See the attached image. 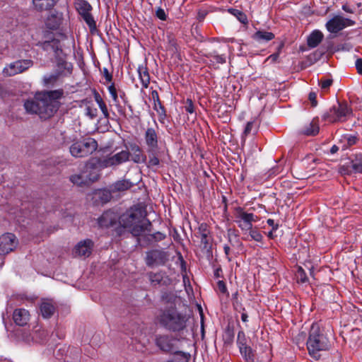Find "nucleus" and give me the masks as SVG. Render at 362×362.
I'll list each match as a JSON object with an SVG mask.
<instances>
[{"label": "nucleus", "instance_id": "27", "mask_svg": "<svg viewBox=\"0 0 362 362\" xmlns=\"http://www.w3.org/2000/svg\"><path fill=\"white\" fill-rule=\"evenodd\" d=\"M252 38L259 42H266L273 40L274 34L265 30H258L252 35Z\"/></svg>", "mask_w": 362, "mask_h": 362}, {"label": "nucleus", "instance_id": "53", "mask_svg": "<svg viewBox=\"0 0 362 362\" xmlns=\"http://www.w3.org/2000/svg\"><path fill=\"white\" fill-rule=\"evenodd\" d=\"M217 287L222 293H225L227 291V288L223 281H218L217 282Z\"/></svg>", "mask_w": 362, "mask_h": 362}, {"label": "nucleus", "instance_id": "17", "mask_svg": "<svg viewBox=\"0 0 362 362\" xmlns=\"http://www.w3.org/2000/svg\"><path fill=\"white\" fill-rule=\"evenodd\" d=\"M145 144L147 146V150L157 151L158 147V136L152 127L146 129L144 134Z\"/></svg>", "mask_w": 362, "mask_h": 362}, {"label": "nucleus", "instance_id": "42", "mask_svg": "<svg viewBox=\"0 0 362 362\" xmlns=\"http://www.w3.org/2000/svg\"><path fill=\"white\" fill-rule=\"evenodd\" d=\"M86 115L90 119H93L96 117L98 115V110L95 107H93L90 106H87L86 107Z\"/></svg>", "mask_w": 362, "mask_h": 362}, {"label": "nucleus", "instance_id": "5", "mask_svg": "<svg viewBox=\"0 0 362 362\" xmlns=\"http://www.w3.org/2000/svg\"><path fill=\"white\" fill-rule=\"evenodd\" d=\"M177 340L175 337L170 334H157L155 337L156 346L165 354H173L178 355L180 358L178 362H187L189 354L183 351H177L175 341Z\"/></svg>", "mask_w": 362, "mask_h": 362}, {"label": "nucleus", "instance_id": "30", "mask_svg": "<svg viewBox=\"0 0 362 362\" xmlns=\"http://www.w3.org/2000/svg\"><path fill=\"white\" fill-rule=\"evenodd\" d=\"M354 173H362V154H357L350 161Z\"/></svg>", "mask_w": 362, "mask_h": 362}, {"label": "nucleus", "instance_id": "43", "mask_svg": "<svg viewBox=\"0 0 362 362\" xmlns=\"http://www.w3.org/2000/svg\"><path fill=\"white\" fill-rule=\"evenodd\" d=\"M339 172L341 175H349L354 173V171H352V168H351L350 162L347 165H341L339 168Z\"/></svg>", "mask_w": 362, "mask_h": 362}, {"label": "nucleus", "instance_id": "52", "mask_svg": "<svg viewBox=\"0 0 362 362\" xmlns=\"http://www.w3.org/2000/svg\"><path fill=\"white\" fill-rule=\"evenodd\" d=\"M346 139L348 146H351L354 145L356 143L358 138L356 136L349 135L346 137Z\"/></svg>", "mask_w": 362, "mask_h": 362}, {"label": "nucleus", "instance_id": "64", "mask_svg": "<svg viewBox=\"0 0 362 362\" xmlns=\"http://www.w3.org/2000/svg\"><path fill=\"white\" fill-rule=\"evenodd\" d=\"M103 112V115H104V117L106 118V119H108L109 118V116H110V114H109V112H108V110H107V106H104L101 108H100Z\"/></svg>", "mask_w": 362, "mask_h": 362}, {"label": "nucleus", "instance_id": "33", "mask_svg": "<svg viewBox=\"0 0 362 362\" xmlns=\"http://www.w3.org/2000/svg\"><path fill=\"white\" fill-rule=\"evenodd\" d=\"M228 12L237 18L242 23L246 25L248 23L247 17L242 11L235 8H229Z\"/></svg>", "mask_w": 362, "mask_h": 362}, {"label": "nucleus", "instance_id": "11", "mask_svg": "<svg viewBox=\"0 0 362 362\" xmlns=\"http://www.w3.org/2000/svg\"><path fill=\"white\" fill-rule=\"evenodd\" d=\"M355 23L353 20L336 15L326 23L325 27L329 33H337L347 27L354 25Z\"/></svg>", "mask_w": 362, "mask_h": 362}, {"label": "nucleus", "instance_id": "37", "mask_svg": "<svg viewBox=\"0 0 362 362\" xmlns=\"http://www.w3.org/2000/svg\"><path fill=\"white\" fill-rule=\"evenodd\" d=\"M82 18L86 23V24L88 25L91 33L96 30V23L90 13L82 16Z\"/></svg>", "mask_w": 362, "mask_h": 362}, {"label": "nucleus", "instance_id": "10", "mask_svg": "<svg viewBox=\"0 0 362 362\" xmlns=\"http://www.w3.org/2000/svg\"><path fill=\"white\" fill-rule=\"evenodd\" d=\"M235 222L243 230L247 232L252 228V223L257 221V216L252 213H247L241 207H237L235 209Z\"/></svg>", "mask_w": 362, "mask_h": 362}, {"label": "nucleus", "instance_id": "58", "mask_svg": "<svg viewBox=\"0 0 362 362\" xmlns=\"http://www.w3.org/2000/svg\"><path fill=\"white\" fill-rule=\"evenodd\" d=\"M67 351L66 350V348L65 346H64L63 348H60L59 349V350L57 351V354H56V356L57 358L59 359H62L63 358V356H64V353Z\"/></svg>", "mask_w": 362, "mask_h": 362}, {"label": "nucleus", "instance_id": "3", "mask_svg": "<svg viewBox=\"0 0 362 362\" xmlns=\"http://www.w3.org/2000/svg\"><path fill=\"white\" fill-rule=\"evenodd\" d=\"M156 319L158 324L166 330L180 332L186 328L189 317L175 307L170 306L161 309Z\"/></svg>", "mask_w": 362, "mask_h": 362}, {"label": "nucleus", "instance_id": "47", "mask_svg": "<svg viewBox=\"0 0 362 362\" xmlns=\"http://www.w3.org/2000/svg\"><path fill=\"white\" fill-rule=\"evenodd\" d=\"M114 105L118 112V114L121 116L125 115V110L124 108L120 105L119 102V99H117V102H113Z\"/></svg>", "mask_w": 362, "mask_h": 362}, {"label": "nucleus", "instance_id": "29", "mask_svg": "<svg viewBox=\"0 0 362 362\" xmlns=\"http://www.w3.org/2000/svg\"><path fill=\"white\" fill-rule=\"evenodd\" d=\"M239 351L245 362H255V354L251 346H244L239 349Z\"/></svg>", "mask_w": 362, "mask_h": 362}, {"label": "nucleus", "instance_id": "50", "mask_svg": "<svg viewBox=\"0 0 362 362\" xmlns=\"http://www.w3.org/2000/svg\"><path fill=\"white\" fill-rule=\"evenodd\" d=\"M332 83H333V81H332V79H330V78L321 80L320 86L322 89H327V88H329V86L332 84Z\"/></svg>", "mask_w": 362, "mask_h": 362}, {"label": "nucleus", "instance_id": "51", "mask_svg": "<svg viewBox=\"0 0 362 362\" xmlns=\"http://www.w3.org/2000/svg\"><path fill=\"white\" fill-rule=\"evenodd\" d=\"M317 95L315 92H310L308 95V99L311 103L313 107H316L317 105Z\"/></svg>", "mask_w": 362, "mask_h": 362}, {"label": "nucleus", "instance_id": "46", "mask_svg": "<svg viewBox=\"0 0 362 362\" xmlns=\"http://www.w3.org/2000/svg\"><path fill=\"white\" fill-rule=\"evenodd\" d=\"M297 276L301 283H305L308 281V278L304 270L300 267L298 270Z\"/></svg>", "mask_w": 362, "mask_h": 362}, {"label": "nucleus", "instance_id": "31", "mask_svg": "<svg viewBox=\"0 0 362 362\" xmlns=\"http://www.w3.org/2000/svg\"><path fill=\"white\" fill-rule=\"evenodd\" d=\"M76 9L79 14L82 16L86 14L90 13L92 9L90 4L85 0H79L76 3Z\"/></svg>", "mask_w": 362, "mask_h": 362}, {"label": "nucleus", "instance_id": "38", "mask_svg": "<svg viewBox=\"0 0 362 362\" xmlns=\"http://www.w3.org/2000/svg\"><path fill=\"white\" fill-rule=\"evenodd\" d=\"M237 345L238 349L248 346L247 339L246 337L245 332L243 330H240L238 333Z\"/></svg>", "mask_w": 362, "mask_h": 362}, {"label": "nucleus", "instance_id": "41", "mask_svg": "<svg viewBox=\"0 0 362 362\" xmlns=\"http://www.w3.org/2000/svg\"><path fill=\"white\" fill-rule=\"evenodd\" d=\"M98 197L103 203H106L111 199V194L107 190H101L98 192Z\"/></svg>", "mask_w": 362, "mask_h": 362}, {"label": "nucleus", "instance_id": "28", "mask_svg": "<svg viewBox=\"0 0 362 362\" xmlns=\"http://www.w3.org/2000/svg\"><path fill=\"white\" fill-rule=\"evenodd\" d=\"M319 124L315 120H313L302 130V133L307 136H315L319 132Z\"/></svg>", "mask_w": 362, "mask_h": 362}, {"label": "nucleus", "instance_id": "26", "mask_svg": "<svg viewBox=\"0 0 362 362\" xmlns=\"http://www.w3.org/2000/svg\"><path fill=\"white\" fill-rule=\"evenodd\" d=\"M115 222V216L111 211H106L98 218V224L100 227H108L112 226Z\"/></svg>", "mask_w": 362, "mask_h": 362}, {"label": "nucleus", "instance_id": "8", "mask_svg": "<svg viewBox=\"0 0 362 362\" xmlns=\"http://www.w3.org/2000/svg\"><path fill=\"white\" fill-rule=\"evenodd\" d=\"M97 148V141L89 137L73 143L69 147V152L75 158H83L92 154Z\"/></svg>", "mask_w": 362, "mask_h": 362}, {"label": "nucleus", "instance_id": "54", "mask_svg": "<svg viewBox=\"0 0 362 362\" xmlns=\"http://www.w3.org/2000/svg\"><path fill=\"white\" fill-rule=\"evenodd\" d=\"M254 126V122H248L246 124V127L244 130V134L245 136H247L251 133L252 129Z\"/></svg>", "mask_w": 362, "mask_h": 362}, {"label": "nucleus", "instance_id": "16", "mask_svg": "<svg viewBox=\"0 0 362 362\" xmlns=\"http://www.w3.org/2000/svg\"><path fill=\"white\" fill-rule=\"evenodd\" d=\"M93 242L90 239L80 241L74 249L75 257H88L92 252Z\"/></svg>", "mask_w": 362, "mask_h": 362}, {"label": "nucleus", "instance_id": "55", "mask_svg": "<svg viewBox=\"0 0 362 362\" xmlns=\"http://www.w3.org/2000/svg\"><path fill=\"white\" fill-rule=\"evenodd\" d=\"M103 73L107 81L110 82L112 79V75L108 71L107 68H103Z\"/></svg>", "mask_w": 362, "mask_h": 362}, {"label": "nucleus", "instance_id": "39", "mask_svg": "<svg viewBox=\"0 0 362 362\" xmlns=\"http://www.w3.org/2000/svg\"><path fill=\"white\" fill-rule=\"evenodd\" d=\"M207 57L211 58V61L216 62L218 64L226 63V57L223 54H218L216 52H209L207 54Z\"/></svg>", "mask_w": 362, "mask_h": 362}, {"label": "nucleus", "instance_id": "19", "mask_svg": "<svg viewBox=\"0 0 362 362\" xmlns=\"http://www.w3.org/2000/svg\"><path fill=\"white\" fill-rule=\"evenodd\" d=\"M13 320L18 326H25L30 320L29 312L24 308H18L13 311Z\"/></svg>", "mask_w": 362, "mask_h": 362}, {"label": "nucleus", "instance_id": "36", "mask_svg": "<svg viewBox=\"0 0 362 362\" xmlns=\"http://www.w3.org/2000/svg\"><path fill=\"white\" fill-rule=\"evenodd\" d=\"M133 186V184L127 180H119L115 182L114 187L117 191H124Z\"/></svg>", "mask_w": 362, "mask_h": 362}, {"label": "nucleus", "instance_id": "21", "mask_svg": "<svg viewBox=\"0 0 362 362\" xmlns=\"http://www.w3.org/2000/svg\"><path fill=\"white\" fill-rule=\"evenodd\" d=\"M139 78L142 84L143 88H147L150 83V74L146 64H140L137 68Z\"/></svg>", "mask_w": 362, "mask_h": 362}, {"label": "nucleus", "instance_id": "45", "mask_svg": "<svg viewBox=\"0 0 362 362\" xmlns=\"http://www.w3.org/2000/svg\"><path fill=\"white\" fill-rule=\"evenodd\" d=\"M156 16L161 21H165L167 19V15L164 11V9L161 8H158L156 11Z\"/></svg>", "mask_w": 362, "mask_h": 362}, {"label": "nucleus", "instance_id": "22", "mask_svg": "<svg viewBox=\"0 0 362 362\" xmlns=\"http://www.w3.org/2000/svg\"><path fill=\"white\" fill-rule=\"evenodd\" d=\"M62 21V17L61 13H51L47 17L45 24L48 29L55 30L59 28Z\"/></svg>", "mask_w": 362, "mask_h": 362}, {"label": "nucleus", "instance_id": "23", "mask_svg": "<svg viewBox=\"0 0 362 362\" xmlns=\"http://www.w3.org/2000/svg\"><path fill=\"white\" fill-rule=\"evenodd\" d=\"M130 149L132 152V160L136 163L146 161V156L143 153L141 148L137 144H131Z\"/></svg>", "mask_w": 362, "mask_h": 362}, {"label": "nucleus", "instance_id": "2", "mask_svg": "<svg viewBox=\"0 0 362 362\" xmlns=\"http://www.w3.org/2000/svg\"><path fill=\"white\" fill-rule=\"evenodd\" d=\"M119 223L134 236H140L144 232L151 230L152 224L146 218V211L139 206H134L122 214Z\"/></svg>", "mask_w": 362, "mask_h": 362}, {"label": "nucleus", "instance_id": "20", "mask_svg": "<svg viewBox=\"0 0 362 362\" xmlns=\"http://www.w3.org/2000/svg\"><path fill=\"white\" fill-rule=\"evenodd\" d=\"M40 310L44 318H50L56 312L55 303L52 300H44L40 303Z\"/></svg>", "mask_w": 362, "mask_h": 362}, {"label": "nucleus", "instance_id": "7", "mask_svg": "<svg viewBox=\"0 0 362 362\" xmlns=\"http://www.w3.org/2000/svg\"><path fill=\"white\" fill-rule=\"evenodd\" d=\"M352 110L345 103H337L323 115V119L330 122H344L352 117Z\"/></svg>", "mask_w": 362, "mask_h": 362}, {"label": "nucleus", "instance_id": "13", "mask_svg": "<svg viewBox=\"0 0 362 362\" xmlns=\"http://www.w3.org/2000/svg\"><path fill=\"white\" fill-rule=\"evenodd\" d=\"M33 65L30 59L17 60L8 64L3 70L6 76H12L23 73Z\"/></svg>", "mask_w": 362, "mask_h": 362}, {"label": "nucleus", "instance_id": "25", "mask_svg": "<svg viewBox=\"0 0 362 362\" xmlns=\"http://www.w3.org/2000/svg\"><path fill=\"white\" fill-rule=\"evenodd\" d=\"M323 34L320 30H314L308 37V45L309 47H316L322 40Z\"/></svg>", "mask_w": 362, "mask_h": 362}, {"label": "nucleus", "instance_id": "1", "mask_svg": "<svg viewBox=\"0 0 362 362\" xmlns=\"http://www.w3.org/2000/svg\"><path fill=\"white\" fill-rule=\"evenodd\" d=\"M63 89L44 90L35 94L31 100L24 103L27 112L37 115L41 119L52 117L60 107L59 100L64 97Z\"/></svg>", "mask_w": 362, "mask_h": 362}, {"label": "nucleus", "instance_id": "14", "mask_svg": "<svg viewBox=\"0 0 362 362\" xmlns=\"http://www.w3.org/2000/svg\"><path fill=\"white\" fill-rule=\"evenodd\" d=\"M18 239L13 233H7L0 237V255L13 251L18 245Z\"/></svg>", "mask_w": 362, "mask_h": 362}, {"label": "nucleus", "instance_id": "18", "mask_svg": "<svg viewBox=\"0 0 362 362\" xmlns=\"http://www.w3.org/2000/svg\"><path fill=\"white\" fill-rule=\"evenodd\" d=\"M148 279L153 286L158 285H169L171 283L170 279L165 274V273L159 272H150L148 274Z\"/></svg>", "mask_w": 362, "mask_h": 362}, {"label": "nucleus", "instance_id": "32", "mask_svg": "<svg viewBox=\"0 0 362 362\" xmlns=\"http://www.w3.org/2000/svg\"><path fill=\"white\" fill-rule=\"evenodd\" d=\"M148 156V161L147 163L148 168L158 167L160 164V160L157 156L156 151L147 150Z\"/></svg>", "mask_w": 362, "mask_h": 362}, {"label": "nucleus", "instance_id": "56", "mask_svg": "<svg viewBox=\"0 0 362 362\" xmlns=\"http://www.w3.org/2000/svg\"><path fill=\"white\" fill-rule=\"evenodd\" d=\"M355 66L358 73L362 75V59H357L355 63Z\"/></svg>", "mask_w": 362, "mask_h": 362}, {"label": "nucleus", "instance_id": "6", "mask_svg": "<svg viewBox=\"0 0 362 362\" xmlns=\"http://www.w3.org/2000/svg\"><path fill=\"white\" fill-rule=\"evenodd\" d=\"M130 156L131 153L128 150H122L112 156L103 158H91L87 165V168H89L90 165H97L100 168L117 166L127 162L129 160Z\"/></svg>", "mask_w": 362, "mask_h": 362}, {"label": "nucleus", "instance_id": "57", "mask_svg": "<svg viewBox=\"0 0 362 362\" xmlns=\"http://www.w3.org/2000/svg\"><path fill=\"white\" fill-rule=\"evenodd\" d=\"M35 334H37V332H40V337H39V340H38L39 342L43 341L47 335V332L43 329L40 330L39 329L35 330Z\"/></svg>", "mask_w": 362, "mask_h": 362}, {"label": "nucleus", "instance_id": "12", "mask_svg": "<svg viewBox=\"0 0 362 362\" xmlns=\"http://www.w3.org/2000/svg\"><path fill=\"white\" fill-rule=\"evenodd\" d=\"M169 259L168 252L163 250H151L146 252V264L148 267H153L164 265Z\"/></svg>", "mask_w": 362, "mask_h": 362}, {"label": "nucleus", "instance_id": "15", "mask_svg": "<svg viewBox=\"0 0 362 362\" xmlns=\"http://www.w3.org/2000/svg\"><path fill=\"white\" fill-rule=\"evenodd\" d=\"M197 237L200 238L201 247L203 250L211 252V238L209 236L210 232L206 223H201L198 228Z\"/></svg>", "mask_w": 362, "mask_h": 362}, {"label": "nucleus", "instance_id": "61", "mask_svg": "<svg viewBox=\"0 0 362 362\" xmlns=\"http://www.w3.org/2000/svg\"><path fill=\"white\" fill-rule=\"evenodd\" d=\"M223 250H224V253L226 255L228 260L229 262L231 261V258L229 257L230 251V247L228 245H225L223 246Z\"/></svg>", "mask_w": 362, "mask_h": 362}, {"label": "nucleus", "instance_id": "4", "mask_svg": "<svg viewBox=\"0 0 362 362\" xmlns=\"http://www.w3.org/2000/svg\"><path fill=\"white\" fill-rule=\"evenodd\" d=\"M306 344L309 355L315 360H319L322 352L328 351L331 347L327 332L318 323L312 325Z\"/></svg>", "mask_w": 362, "mask_h": 362}, {"label": "nucleus", "instance_id": "24", "mask_svg": "<svg viewBox=\"0 0 362 362\" xmlns=\"http://www.w3.org/2000/svg\"><path fill=\"white\" fill-rule=\"evenodd\" d=\"M58 0H33V4L37 11L51 9L57 3Z\"/></svg>", "mask_w": 362, "mask_h": 362}, {"label": "nucleus", "instance_id": "62", "mask_svg": "<svg viewBox=\"0 0 362 362\" xmlns=\"http://www.w3.org/2000/svg\"><path fill=\"white\" fill-rule=\"evenodd\" d=\"M267 223L269 226L272 227V229L274 230H276L278 228V224H275L274 221L273 219L269 218L267 221Z\"/></svg>", "mask_w": 362, "mask_h": 362}, {"label": "nucleus", "instance_id": "49", "mask_svg": "<svg viewBox=\"0 0 362 362\" xmlns=\"http://www.w3.org/2000/svg\"><path fill=\"white\" fill-rule=\"evenodd\" d=\"M151 237L153 240H154L155 241L157 242V241H160V240H164L166 236L165 234H163L162 233L157 232L153 234H151Z\"/></svg>", "mask_w": 362, "mask_h": 362}, {"label": "nucleus", "instance_id": "60", "mask_svg": "<svg viewBox=\"0 0 362 362\" xmlns=\"http://www.w3.org/2000/svg\"><path fill=\"white\" fill-rule=\"evenodd\" d=\"M241 320L243 322H247L248 321V315L245 311V308H242Z\"/></svg>", "mask_w": 362, "mask_h": 362}, {"label": "nucleus", "instance_id": "35", "mask_svg": "<svg viewBox=\"0 0 362 362\" xmlns=\"http://www.w3.org/2000/svg\"><path fill=\"white\" fill-rule=\"evenodd\" d=\"M59 73L46 75L43 77L44 85L46 86H54L59 78Z\"/></svg>", "mask_w": 362, "mask_h": 362}, {"label": "nucleus", "instance_id": "48", "mask_svg": "<svg viewBox=\"0 0 362 362\" xmlns=\"http://www.w3.org/2000/svg\"><path fill=\"white\" fill-rule=\"evenodd\" d=\"M185 110L190 114H192L194 112V104L191 99H187L186 105H185Z\"/></svg>", "mask_w": 362, "mask_h": 362}, {"label": "nucleus", "instance_id": "44", "mask_svg": "<svg viewBox=\"0 0 362 362\" xmlns=\"http://www.w3.org/2000/svg\"><path fill=\"white\" fill-rule=\"evenodd\" d=\"M108 90L112 98L113 102H117V99H118V95L117 89L114 83H112L110 86H108Z\"/></svg>", "mask_w": 362, "mask_h": 362}, {"label": "nucleus", "instance_id": "9", "mask_svg": "<svg viewBox=\"0 0 362 362\" xmlns=\"http://www.w3.org/2000/svg\"><path fill=\"white\" fill-rule=\"evenodd\" d=\"M88 163L89 161L86 163L85 170L81 173L74 174L69 177V180L74 185L78 187H85L98 180L99 174L95 170V168L98 166L90 165L89 168H87Z\"/></svg>", "mask_w": 362, "mask_h": 362}, {"label": "nucleus", "instance_id": "40", "mask_svg": "<svg viewBox=\"0 0 362 362\" xmlns=\"http://www.w3.org/2000/svg\"><path fill=\"white\" fill-rule=\"evenodd\" d=\"M248 232H249V235H250V238L252 240H254L257 242H261L262 240L263 236L259 233V231H258L257 230L253 229L252 228L251 229L248 230Z\"/></svg>", "mask_w": 362, "mask_h": 362}, {"label": "nucleus", "instance_id": "34", "mask_svg": "<svg viewBox=\"0 0 362 362\" xmlns=\"http://www.w3.org/2000/svg\"><path fill=\"white\" fill-rule=\"evenodd\" d=\"M151 98L154 102V110L159 112V108L161 110L162 113H165L164 107L161 105V102L159 99V95L157 90H154L151 92Z\"/></svg>", "mask_w": 362, "mask_h": 362}, {"label": "nucleus", "instance_id": "59", "mask_svg": "<svg viewBox=\"0 0 362 362\" xmlns=\"http://www.w3.org/2000/svg\"><path fill=\"white\" fill-rule=\"evenodd\" d=\"M168 41H169V46H170V49H177V48H176V46H177L176 40L173 37H168Z\"/></svg>", "mask_w": 362, "mask_h": 362}, {"label": "nucleus", "instance_id": "63", "mask_svg": "<svg viewBox=\"0 0 362 362\" xmlns=\"http://www.w3.org/2000/svg\"><path fill=\"white\" fill-rule=\"evenodd\" d=\"M342 9L349 13H353L354 12V10L352 9L348 4H345L342 6Z\"/></svg>", "mask_w": 362, "mask_h": 362}]
</instances>
